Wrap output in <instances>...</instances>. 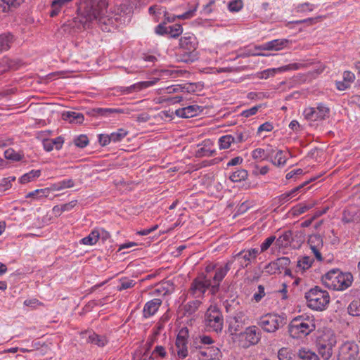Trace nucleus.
<instances>
[{
    "label": "nucleus",
    "instance_id": "obj_9",
    "mask_svg": "<svg viewBox=\"0 0 360 360\" xmlns=\"http://www.w3.org/2000/svg\"><path fill=\"white\" fill-rule=\"evenodd\" d=\"M329 111L328 107L320 103L316 108H306L304 111V115L307 120L314 122L319 120H324Z\"/></svg>",
    "mask_w": 360,
    "mask_h": 360
},
{
    "label": "nucleus",
    "instance_id": "obj_38",
    "mask_svg": "<svg viewBox=\"0 0 360 360\" xmlns=\"http://www.w3.org/2000/svg\"><path fill=\"white\" fill-rule=\"evenodd\" d=\"M40 170H32L29 173L24 174L20 179L21 184H26L33 178L39 177L40 176Z\"/></svg>",
    "mask_w": 360,
    "mask_h": 360
},
{
    "label": "nucleus",
    "instance_id": "obj_14",
    "mask_svg": "<svg viewBox=\"0 0 360 360\" xmlns=\"http://www.w3.org/2000/svg\"><path fill=\"white\" fill-rule=\"evenodd\" d=\"M289 41L285 39H278L270 41L262 45L255 46V49L260 51H278L286 47Z\"/></svg>",
    "mask_w": 360,
    "mask_h": 360
},
{
    "label": "nucleus",
    "instance_id": "obj_34",
    "mask_svg": "<svg viewBox=\"0 0 360 360\" xmlns=\"http://www.w3.org/2000/svg\"><path fill=\"white\" fill-rule=\"evenodd\" d=\"M348 313L354 316H360V300H354L348 307Z\"/></svg>",
    "mask_w": 360,
    "mask_h": 360
},
{
    "label": "nucleus",
    "instance_id": "obj_15",
    "mask_svg": "<svg viewBox=\"0 0 360 360\" xmlns=\"http://www.w3.org/2000/svg\"><path fill=\"white\" fill-rule=\"evenodd\" d=\"M202 108L197 105H189L175 110V114L183 118L193 117L202 111Z\"/></svg>",
    "mask_w": 360,
    "mask_h": 360
},
{
    "label": "nucleus",
    "instance_id": "obj_54",
    "mask_svg": "<svg viewBox=\"0 0 360 360\" xmlns=\"http://www.w3.org/2000/svg\"><path fill=\"white\" fill-rule=\"evenodd\" d=\"M120 283L121 285L118 287L119 290H126L134 285L133 280H127L125 278H122L120 280Z\"/></svg>",
    "mask_w": 360,
    "mask_h": 360
},
{
    "label": "nucleus",
    "instance_id": "obj_26",
    "mask_svg": "<svg viewBox=\"0 0 360 360\" xmlns=\"http://www.w3.org/2000/svg\"><path fill=\"white\" fill-rule=\"evenodd\" d=\"M292 240V232L291 231H287L276 239V244L279 247H287L290 245Z\"/></svg>",
    "mask_w": 360,
    "mask_h": 360
},
{
    "label": "nucleus",
    "instance_id": "obj_41",
    "mask_svg": "<svg viewBox=\"0 0 360 360\" xmlns=\"http://www.w3.org/2000/svg\"><path fill=\"white\" fill-rule=\"evenodd\" d=\"M235 259H243L244 260V262H240V264L242 267H247L248 264L250 263L251 257L247 255V253L245 250H242L238 254H236L234 257Z\"/></svg>",
    "mask_w": 360,
    "mask_h": 360
},
{
    "label": "nucleus",
    "instance_id": "obj_10",
    "mask_svg": "<svg viewBox=\"0 0 360 360\" xmlns=\"http://www.w3.org/2000/svg\"><path fill=\"white\" fill-rule=\"evenodd\" d=\"M188 337V330L187 328H181L176 337V347L177 348V354L179 357L184 359L188 355L187 338Z\"/></svg>",
    "mask_w": 360,
    "mask_h": 360
},
{
    "label": "nucleus",
    "instance_id": "obj_49",
    "mask_svg": "<svg viewBox=\"0 0 360 360\" xmlns=\"http://www.w3.org/2000/svg\"><path fill=\"white\" fill-rule=\"evenodd\" d=\"M229 9L231 12H238L243 8V1L241 0H234L229 4Z\"/></svg>",
    "mask_w": 360,
    "mask_h": 360
},
{
    "label": "nucleus",
    "instance_id": "obj_32",
    "mask_svg": "<svg viewBox=\"0 0 360 360\" xmlns=\"http://www.w3.org/2000/svg\"><path fill=\"white\" fill-rule=\"evenodd\" d=\"M12 39V36L9 34L0 35V52L6 51L10 48Z\"/></svg>",
    "mask_w": 360,
    "mask_h": 360
},
{
    "label": "nucleus",
    "instance_id": "obj_18",
    "mask_svg": "<svg viewBox=\"0 0 360 360\" xmlns=\"http://www.w3.org/2000/svg\"><path fill=\"white\" fill-rule=\"evenodd\" d=\"M162 304V300L160 299H153L148 302L143 308V316L148 318L153 316L158 311Z\"/></svg>",
    "mask_w": 360,
    "mask_h": 360
},
{
    "label": "nucleus",
    "instance_id": "obj_39",
    "mask_svg": "<svg viewBox=\"0 0 360 360\" xmlns=\"http://www.w3.org/2000/svg\"><path fill=\"white\" fill-rule=\"evenodd\" d=\"M307 64L306 63H292L285 66L278 68L280 72L288 71L291 70H298L300 68H307Z\"/></svg>",
    "mask_w": 360,
    "mask_h": 360
},
{
    "label": "nucleus",
    "instance_id": "obj_53",
    "mask_svg": "<svg viewBox=\"0 0 360 360\" xmlns=\"http://www.w3.org/2000/svg\"><path fill=\"white\" fill-rule=\"evenodd\" d=\"M314 206V203H309L307 205H300L297 206L295 210V214H301L306 211L310 210Z\"/></svg>",
    "mask_w": 360,
    "mask_h": 360
},
{
    "label": "nucleus",
    "instance_id": "obj_11",
    "mask_svg": "<svg viewBox=\"0 0 360 360\" xmlns=\"http://www.w3.org/2000/svg\"><path fill=\"white\" fill-rule=\"evenodd\" d=\"M196 44L197 43L194 37L189 36L181 38V47L189 51L188 54L184 56L188 57L187 58L184 59V61H193L196 58L197 55L194 53V51L196 49Z\"/></svg>",
    "mask_w": 360,
    "mask_h": 360
},
{
    "label": "nucleus",
    "instance_id": "obj_27",
    "mask_svg": "<svg viewBox=\"0 0 360 360\" xmlns=\"http://www.w3.org/2000/svg\"><path fill=\"white\" fill-rule=\"evenodd\" d=\"M16 68V63L9 58H3L0 60V75L9 70H13Z\"/></svg>",
    "mask_w": 360,
    "mask_h": 360
},
{
    "label": "nucleus",
    "instance_id": "obj_46",
    "mask_svg": "<svg viewBox=\"0 0 360 360\" xmlns=\"http://www.w3.org/2000/svg\"><path fill=\"white\" fill-rule=\"evenodd\" d=\"M74 142L77 147L84 148L89 143V139L86 135L82 134L77 137Z\"/></svg>",
    "mask_w": 360,
    "mask_h": 360
},
{
    "label": "nucleus",
    "instance_id": "obj_59",
    "mask_svg": "<svg viewBox=\"0 0 360 360\" xmlns=\"http://www.w3.org/2000/svg\"><path fill=\"white\" fill-rule=\"evenodd\" d=\"M264 295V288L263 285H259L258 286V292L254 295V299L256 300V302H259Z\"/></svg>",
    "mask_w": 360,
    "mask_h": 360
},
{
    "label": "nucleus",
    "instance_id": "obj_51",
    "mask_svg": "<svg viewBox=\"0 0 360 360\" xmlns=\"http://www.w3.org/2000/svg\"><path fill=\"white\" fill-rule=\"evenodd\" d=\"M275 240L274 236L267 238L261 245V252L266 251Z\"/></svg>",
    "mask_w": 360,
    "mask_h": 360
},
{
    "label": "nucleus",
    "instance_id": "obj_2",
    "mask_svg": "<svg viewBox=\"0 0 360 360\" xmlns=\"http://www.w3.org/2000/svg\"><path fill=\"white\" fill-rule=\"evenodd\" d=\"M323 285L335 290H343L349 287L353 281L351 273H342L338 269L330 270L321 278Z\"/></svg>",
    "mask_w": 360,
    "mask_h": 360
},
{
    "label": "nucleus",
    "instance_id": "obj_40",
    "mask_svg": "<svg viewBox=\"0 0 360 360\" xmlns=\"http://www.w3.org/2000/svg\"><path fill=\"white\" fill-rule=\"evenodd\" d=\"M5 158L8 160H11L14 161H19L22 159V155L18 153H16L13 149L9 148L6 150L4 153Z\"/></svg>",
    "mask_w": 360,
    "mask_h": 360
},
{
    "label": "nucleus",
    "instance_id": "obj_16",
    "mask_svg": "<svg viewBox=\"0 0 360 360\" xmlns=\"http://www.w3.org/2000/svg\"><path fill=\"white\" fill-rule=\"evenodd\" d=\"M245 319L246 316L243 312L236 314L230 321L229 330L235 333L239 332L243 328Z\"/></svg>",
    "mask_w": 360,
    "mask_h": 360
},
{
    "label": "nucleus",
    "instance_id": "obj_3",
    "mask_svg": "<svg viewBox=\"0 0 360 360\" xmlns=\"http://www.w3.org/2000/svg\"><path fill=\"white\" fill-rule=\"evenodd\" d=\"M315 328L312 317L298 316L290 321L288 333L292 338H300L309 335Z\"/></svg>",
    "mask_w": 360,
    "mask_h": 360
},
{
    "label": "nucleus",
    "instance_id": "obj_50",
    "mask_svg": "<svg viewBox=\"0 0 360 360\" xmlns=\"http://www.w3.org/2000/svg\"><path fill=\"white\" fill-rule=\"evenodd\" d=\"M274 164L277 166L284 165L286 163L287 159L283 155V151L278 150L274 158Z\"/></svg>",
    "mask_w": 360,
    "mask_h": 360
},
{
    "label": "nucleus",
    "instance_id": "obj_1",
    "mask_svg": "<svg viewBox=\"0 0 360 360\" xmlns=\"http://www.w3.org/2000/svg\"><path fill=\"white\" fill-rule=\"evenodd\" d=\"M108 3L107 0H89L83 8H79V22L85 27L89 23L96 21L101 30L109 32L115 27L114 20L105 15Z\"/></svg>",
    "mask_w": 360,
    "mask_h": 360
},
{
    "label": "nucleus",
    "instance_id": "obj_12",
    "mask_svg": "<svg viewBox=\"0 0 360 360\" xmlns=\"http://www.w3.org/2000/svg\"><path fill=\"white\" fill-rule=\"evenodd\" d=\"M212 288V281L210 279L200 280L198 278L195 279L191 286V292L196 297L202 295L207 289Z\"/></svg>",
    "mask_w": 360,
    "mask_h": 360
},
{
    "label": "nucleus",
    "instance_id": "obj_63",
    "mask_svg": "<svg viewBox=\"0 0 360 360\" xmlns=\"http://www.w3.org/2000/svg\"><path fill=\"white\" fill-rule=\"evenodd\" d=\"M354 75L349 72V71H345L343 74V79L345 82H347L348 83L353 82L354 80Z\"/></svg>",
    "mask_w": 360,
    "mask_h": 360
},
{
    "label": "nucleus",
    "instance_id": "obj_57",
    "mask_svg": "<svg viewBox=\"0 0 360 360\" xmlns=\"http://www.w3.org/2000/svg\"><path fill=\"white\" fill-rule=\"evenodd\" d=\"M153 84H154L153 82H140V83H138L136 84L131 86L129 89L130 90L131 89H141L143 88L148 87L149 86H150V85H152Z\"/></svg>",
    "mask_w": 360,
    "mask_h": 360
},
{
    "label": "nucleus",
    "instance_id": "obj_58",
    "mask_svg": "<svg viewBox=\"0 0 360 360\" xmlns=\"http://www.w3.org/2000/svg\"><path fill=\"white\" fill-rule=\"evenodd\" d=\"M259 108H260V106H259V105L254 106L249 110H244L241 115H242V116H243L245 117H248L251 115L256 114V112L258 111Z\"/></svg>",
    "mask_w": 360,
    "mask_h": 360
},
{
    "label": "nucleus",
    "instance_id": "obj_31",
    "mask_svg": "<svg viewBox=\"0 0 360 360\" xmlns=\"http://www.w3.org/2000/svg\"><path fill=\"white\" fill-rule=\"evenodd\" d=\"M107 342L108 341L105 337L100 336L95 333L90 335L88 338V342L94 344L98 347H103Z\"/></svg>",
    "mask_w": 360,
    "mask_h": 360
},
{
    "label": "nucleus",
    "instance_id": "obj_36",
    "mask_svg": "<svg viewBox=\"0 0 360 360\" xmlns=\"http://www.w3.org/2000/svg\"><path fill=\"white\" fill-rule=\"evenodd\" d=\"M313 263V259H311L309 256H304L302 258V259L297 262V268L302 269L303 271L308 269L311 267Z\"/></svg>",
    "mask_w": 360,
    "mask_h": 360
},
{
    "label": "nucleus",
    "instance_id": "obj_6",
    "mask_svg": "<svg viewBox=\"0 0 360 360\" xmlns=\"http://www.w3.org/2000/svg\"><path fill=\"white\" fill-rule=\"evenodd\" d=\"M336 340L335 337L324 335L320 338L316 342V347L319 354L323 360H329L333 353Z\"/></svg>",
    "mask_w": 360,
    "mask_h": 360
},
{
    "label": "nucleus",
    "instance_id": "obj_35",
    "mask_svg": "<svg viewBox=\"0 0 360 360\" xmlns=\"http://www.w3.org/2000/svg\"><path fill=\"white\" fill-rule=\"evenodd\" d=\"M219 146L221 149H227L231 146V143L235 142V139L231 135H225L219 139Z\"/></svg>",
    "mask_w": 360,
    "mask_h": 360
},
{
    "label": "nucleus",
    "instance_id": "obj_7",
    "mask_svg": "<svg viewBox=\"0 0 360 360\" xmlns=\"http://www.w3.org/2000/svg\"><path fill=\"white\" fill-rule=\"evenodd\" d=\"M338 356L343 360H360L359 348L353 342H347L341 345Z\"/></svg>",
    "mask_w": 360,
    "mask_h": 360
},
{
    "label": "nucleus",
    "instance_id": "obj_24",
    "mask_svg": "<svg viewBox=\"0 0 360 360\" xmlns=\"http://www.w3.org/2000/svg\"><path fill=\"white\" fill-rule=\"evenodd\" d=\"M25 0H0V13L8 12L11 8H16Z\"/></svg>",
    "mask_w": 360,
    "mask_h": 360
},
{
    "label": "nucleus",
    "instance_id": "obj_8",
    "mask_svg": "<svg viewBox=\"0 0 360 360\" xmlns=\"http://www.w3.org/2000/svg\"><path fill=\"white\" fill-rule=\"evenodd\" d=\"M206 326L213 331L219 332L223 328V316L219 311L209 309L206 313Z\"/></svg>",
    "mask_w": 360,
    "mask_h": 360
},
{
    "label": "nucleus",
    "instance_id": "obj_23",
    "mask_svg": "<svg viewBox=\"0 0 360 360\" xmlns=\"http://www.w3.org/2000/svg\"><path fill=\"white\" fill-rule=\"evenodd\" d=\"M132 110L127 108V109H120V108H96L94 109L93 112H96L98 115L101 116H108L111 113H126L129 114Z\"/></svg>",
    "mask_w": 360,
    "mask_h": 360
},
{
    "label": "nucleus",
    "instance_id": "obj_55",
    "mask_svg": "<svg viewBox=\"0 0 360 360\" xmlns=\"http://www.w3.org/2000/svg\"><path fill=\"white\" fill-rule=\"evenodd\" d=\"M207 350L210 351V352L212 351L213 352V354H210V353H208L207 352H205V351H201L200 352V355L202 356L207 357V359H212L213 355H217L219 353H220L219 349L217 347H208Z\"/></svg>",
    "mask_w": 360,
    "mask_h": 360
},
{
    "label": "nucleus",
    "instance_id": "obj_56",
    "mask_svg": "<svg viewBox=\"0 0 360 360\" xmlns=\"http://www.w3.org/2000/svg\"><path fill=\"white\" fill-rule=\"evenodd\" d=\"M213 153H214V150L206 149L205 148L202 147L197 151L196 155L198 157H202V156L210 157L213 155Z\"/></svg>",
    "mask_w": 360,
    "mask_h": 360
},
{
    "label": "nucleus",
    "instance_id": "obj_52",
    "mask_svg": "<svg viewBox=\"0 0 360 360\" xmlns=\"http://www.w3.org/2000/svg\"><path fill=\"white\" fill-rule=\"evenodd\" d=\"M15 177L4 178L0 181V191H6L11 186V181H15Z\"/></svg>",
    "mask_w": 360,
    "mask_h": 360
},
{
    "label": "nucleus",
    "instance_id": "obj_28",
    "mask_svg": "<svg viewBox=\"0 0 360 360\" xmlns=\"http://www.w3.org/2000/svg\"><path fill=\"white\" fill-rule=\"evenodd\" d=\"M100 233L98 231L94 230L91 233L86 237L82 239V243L84 245H92L97 243L99 239Z\"/></svg>",
    "mask_w": 360,
    "mask_h": 360
},
{
    "label": "nucleus",
    "instance_id": "obj_19",
    "mask_svg": "<svg viewBox=\"0 0 360 360\" xmlns=\"http://www.w3.org/2000/svg\"><path fill=\"white\" fill-rule=\"evenodd\" d=\"M64 143V139L61 136H58L53 139H46L43 141V146L45 150L50 152L53 148L60 150Z\"/></svg>",
    "mask_w": 360,
    "mask_h": 360
},
{
    "label": "nucleus",
    "instance_id": "obj_29",
    "mask_svg": "<svg viewBox=\"0 0 360 360\" xmlns=\"http://www.w3.org/2000/svg\"><path fill=\"white\" fill-rule=\"evenodd\" d=\"M272 152L273 150L268 152L262 148H257L252 151V156L255 160H266L271 157Z\"/></svg>",
    "mask_w": 360,
    "mask_h": 360
},
{
    "label": "nucleus",
    "instance_id": "obj_64",
    "mask_svg": "<svg viewBox=\"0 0 360 360\" xmlns=\"http://www.w3.org/2000/svg\"><path fill=\"white\" fill-rule=\"evenodd\" d=\"M155 32L158 34H169V27H165L163 25L160 24L156 27Z\"/></svg>",
    "mask_w": 360,
    "mask_h": 360
},
{
    "label": "nucleus",
    "instance_id": "obj_21",
    "mask_svg": "<svg viewBox=\"0 0 360 360\" xmlns=\"http://www.w3.org/2000/svg\"><path fill=\"white\" fill-rule=\"evenodd\" d=\"M297 356L301 360H320L315 352L306 347H302L298 349Z\"/></svg>",
    "mask_w": 360,
    "mask_h": 360
},
{
    "label": "nucleus",
    "instance_id": "obj_45",
    "mask_svg": "<svg viewBox=\"0 0 360 360\" xmlns=\"http://www.w3.org/2000/svg\"><path fill=\"white\" fill-rule=\"evenodd\" d=\"M182 33V27L179 24L169 27V34L172 37H177Z\"/></svg>",
    "mask_w": 360,
    "mask_h": 360
},
{
    "label": "nucleus",
    "instance_id": "obj_60",
    "mask_svg": "<svg viewBox=\"0 0 360 360\" xmlns=\"http://www.w3.org/2000/svg\"><path fill=\"white\" fill-rule=\"evenodd\" d=\"M273 129V125L270 122H265L259 127L257 131H271Z\"/></svg>",
    "mask_w": 360,
    "mask_h": 360
},
{
    "label": "nucleus",
    "instance_id": "obj_62",
    "mask_svg": "<svg viewBox=\"0 0 360 360\" xmlns=\"http://www.w3.org/2000/svg\"><path fill=\"white\" fill-rule=\"evenodd\" d=\"M77 200H72L68 203L63 205L60 207V210L62 212L70 210L77 205Z\"/></svg>",
    "mask_w": 360,
    "mask_h": 360
},
{
    "label": "nucleus",
    "instance_id": "obj_43",
    "mask_svg": "<svg viewBox=\"0 0 360 360\" xmlns=\"http://www.w3.org/2000/svg\"><path fill=\"white\" fill-rule=\"evenodd\" d=\"M200 304V302L198 300L191 302L184 306V310L188 314H192L197 310Z\"/></svg>",
    "mask_w": 360,
    "mask_h": 360
},
{
    "label": "nucleus",
    "instance_id": "obj_5",
    "mask_svg": "<svg viewBox=\"0 0 360 360\" xmlns=\"http://www.w3.org/2000/svg\"><path fill=\"white\" fill-rule=\"evenodd\" d=\"M258 325L267 333H274L283 325V319L277 314H267L260 318Z\"/></svg>",
    "mask_w": 360,
    "mask_h": 360
},
{
    "label": "nucleus",
    "instance_id": "obj_42",
    "mask_svg": "<svg viewBox=\"0 0 360 360\" xmlns=\"http://www.w3.org/2000/svg\"><path fill=\"white\" fill-rule=\"evenodd\" d=\"M278 358L279 360H291L292 353L288 348L282 347L278 350Z\"/></svg>",
    "mask_w": 360,
    "mask_h": 360
},
{
    "label": "nucleus",
    "instance_id": "obj_25",
    "mask_svg": "<svg viewBox=\"0 0 360 360\" xmlns=\"http://www.w3.org/2000/svg\"><path fill=\"white\" fill-rule=\"evenodd\" d=\"M226 275L221 268L216 271L215 275L213 277V284L212 283L211 292L212 294L214 295L219 290V283L223 280L224 276Z\"/></svg>",
    "mask_w": 360,
    "mask_h": 360
},
{
    "label": "nucleus",
    "instance_id": "obj_48",
    "mask_svg": "<svg viewBox=\"0 0 360 360\" xmlns=\"http://www.w3.org/2000/svg\"><path fill=\"white\" fill-rule=\"evenodd\" d=\"M278 72H280L278 68L267 69L258 73L257 77L259 79H267L270 76H274Z\"/></svg>",
    "mask_w": 360,
    "mask_h": 360
},
{
    "label": "nucleus",
    "instance_id": "obj_44",
    "mask_svg": "<svg viewBox=\"0 0 360 360\" xmlns=\"http://www.w3.org/2000/svg\"><path fill=\"white\" fill-rule=\"evenodd\" d=\"M198 339L200 340V343L203 344V345H211L212 343H213V340H212V339L210 336H207V335L199 336L198 338H197L195 339V340L193 342V345L196 348H200L201 347L198 344Z\"/></svg>",
    "mask_w": 360,
    "mask_h": 360
},
{
    "label": "nucleus",
    "instance_id": "obj_37",
    "mask_svg": "<svg viewBox=\"0 0 360 360\" xmlns=\"http://www.w3.org/2000/svg\"><path fill=\"white\" fill-rule=\"evenodd\" d=\"M50 188L37 189L32 192L29 193L26 198H34L38 197H47L49 194Z\"/></svg>",
    "mask_w": 360,
    "mask_h": 360
},
{
    "label": "nucleus",
    "instance_id": "obj_17",
    "mask_svg": "<svg viewBox=\"0 0 360 360\" xmlns=\"http://www.w3.org/2000/svg\"><path fill=\"white\" fill-rule=\"evenodd\" d=\"M244 335L245 336V340L251 345L257 344L261 338L260 330L255 326L247 328Z\"/></svg>",
    "mask_w": 360,
    "mask_h": 360
},
{
    "label": "nucleus",
    "instance_id": "obj_22",
    "mask_svg": "<svg viewBox=\"0 0 360 360\" xmlns=\"http://www.w3.org/2000/svg\"><path fill=\"white\" fill-rule=\"evenodd\" d=\"M72 0H53L51 2V10L50 11V15L51 17L56 16L60 10L65 7Z\"/></svg>",
    "mask_w": 360,
    "mask_h": 360
},
{
    "label": "nucleus",
    "instance_id": "obj_30",
    "mask_svg": "<svg viewBox=\"0 0 360 360\" xmlns=\"http://www.w3.org/2000/svg\"><path fill=\"white\" fill-rule=\"evenodd\" d=\"M276 268L278 273L281 274L282 271L288 267L290 264V260L288 257H280L274 261Z\"/></svg>",
    "mask_w": 360,
    "mask_h": 360
},
{
    "label": "nucleus",
    "instance_id": "obj_4",
    "mask_svg": "<svg viewBox=\"0 0 360 360\" xmlns=\"http://www.w3.org/2000/svg\"><path fill=\"white\" fill-rule=\"evenodd\" d=\"M307 306L316 311H323L330 302L329 293L316 286L305 293Z\"/></svg>",
    "mask_w": 360,
    "mask_h": 360
},
{
    "label": "nucleus",
    "instance_id": "obj_13",
    "mask_svg": "<svg viewBox=\"0 0 360 360\" xmlns=\"http://www.w3.org/2000/svg\"><path fill=\"white\" fill-rule=\"evenodd\" d=\"M308 244L316 259L320 262L322 261L323 257L321 250L323 246V243L321 236L317 234L310 236L308 240Z\"/></svg>",
    "mask_w": 360,
    "mask_h": 360
},
{
    "label": "nucleus",
    "instance_id": "obj_33",
    "mask_svg": "<svg viewBox=\"0 0 360 360\" xmlns=\"http://www.w3.org/2000/svg\"><path fill=\"white\" fill-rule=\"evenodd\" d=\"M248 177V172L245 169L238 170L233 172L229 177L233 182H239L245 180Z\"/></svg>",
    "mask_w": 360,
    "mask_h": 360
},
{
    "label": "nucleus",
    "instance_id": "obj_47",
    "mask_svg": "<svg viewBox=\"0 0 360 360\" xmlns=\"http://www.w3.org/2000/svg\"><path fill=\"white\" fill-rule=\"evenodd\" d=\"M127 134V131L122 129H120L117 132H114L110 134L112 141L117 142L121 141Z\"/></svg>",
    "mask_w": 360,
    "mask_h": 360
},
{
    "label": "nucleus",
    "instance_id": "obj_20",
    "mask_svg": "<svg viewBox=\"0 0 360 360\" xmlns=\"http://www.w3.org/2000/svg\"><path fill=\"white\" fill-rule=\"evenodd\" d=\"M62 118L68 121L70 123L82 124L84 117L83 114L72 111H68L62 114Z\"/></svg>",
    "mask_w": 360,
    "mask_h": 360
},
{
    "label": "nucleus",
    "instance_id": "obj_61",
    "mask_svg": "<svg viewBox=\"0 0 360 360\" xmlns=\"http://www.w3.org/2000/svg\"><path fill=\"white\" fill-rule=\"evenodd\" d=\"M196 10V6L191 10L188 11L182 15H177L176 17L179 19H188L193 16L194 13Z\"/></svg>",
    "mask_w": 360,
    "mask_h": 360
}]
</instances>
